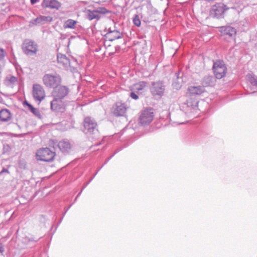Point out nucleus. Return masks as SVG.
Here are the masks:
<instances>
[{"instance_id": "obj_1", "label": "nucleus", "mask_w": 257, "mask_h": 257, "mask_svg": "<svg viewBox=\"0 0 257 257\" xmlns=\"http://www.w3.org/2000/svg\"><path fill=\"white\" fill-rule=\"evenodd\" d=\"M83 132L85 134L91 137L92 138H96L99 134L97 129V124L94 118L87 116L83 120Z\"/></svg>"}, {"instance_id": "obj_2", "label": "nucleus", "mask_w": 257, "mask_h": 257, "mask_svg": "<svg viewBox=\"0 0 257 257\" xmlns=\"http://www.w3.org/2000/svg\"><path fill=\"white\" fill-rule=\"evenodd\" d=\"M55 156V152L48 148L40 149L36 153L37 159L44 162L53 161Z\"/></svg>"}, {"instance_id": "obj_3", "label": "nucleus", "mask_w": 257, "mask_h": 257, "mask_svg": "<svg viewBox=\"0 0 257 257\" xmlns=\"http://www.w3.org/2000/svg\"><path fill=\"white\" fill-rule=\"evenodd\" d=\"M229 8L222 3H216L211 6L210 10V15L213 18L221 19L224 17L225 12Z\"/></svg>"}, {"instance_id": "obj_4", "label": "nucleus", "mask_w": 257, "mask_h": 257, "mask_svg": "<svg viewBox=\"0 0 257 257\" xmlns=\"http://www.w3.org/2000/svg\"><path fill=\"white\" fill-rule=\"evenodd\" d=\"M44 84L47 87L55 88L61 82V78L58 75L45 74L43 77Z\"/></svg>"}, {"instance_id": "obj_5", "label": "nucleus", "mask_w": 257, "mask_h": 257, "mask_svg": "<svg viewBox=\"0 0 257 257\" xmlns=\"http://www.w3.org/2000/svg\"><path fill=\"white\" fill-rule=\"evenodd\" d=\"M22 48L25 54L32 56L36 54L38 45L32 40L26 39L22 44Z\"/></svg>"}, {"instance_id": "obj_6", "label": "nucleus", "mask_w": 257, "mask_h": 257, "mask_svg": "<svg viewBox=\"0 0 257 257\" xmlns=\"http://www.w3.org/2000/svg\"><path fill=\"white\" fill-rule=\"evenodd\" d=\"M212 69L215 77L221 79L225 76L227 68L223 61L217 60L214 62Z\"/></svg>"}, {"instance_id": "obj_7", "label": "nucleus", "mask_w": 257, "mask_h": 257, "mask_svg": "<svg viewBox=\"0 0 257 257\" xmlns=\"http://www.w3.org/2000/svg\"><path fill=\"white\" fill-rule=\"evenodd\" d=\"M154 112L152 108H148L143 110L139 117V121L142 125L149 124L153 120Z\"/></svg>"}, {"instance_id": "obj_8", "label": "nucleus", "mask_w": 257, "mask_h": 257, "mask_svg": "<svg viewBox=\"0 0 257 257\" xmlns=\"http://www.w3.org/2000/svg\"><path fill=\"white\" fill-rule=\"evenodd\" d=\"M51 144L53 145V147H58L61 152L64 154H68L72 150V145L67 140H63L58 143L56 140H52Z\"/></svg>"}, {"instance_id": "obj_9", "label": "nucleus", "mask_w": 257, "mask_h": 257, "mask_svg": "<svg viewBox=\"0 0 257 257\" xmlns=\"http://www.w3.org/2000/svg\"><path fill=\"white\" fill-rule=\"evenodd\" d=\"M69 91V88L67 87L59 85L54 88L52 96L55 99H63L68 95Z\"/></svg>"}, {"instance_id": "obj_10", "label": "nucleus", "mask_w": 257, "mask_h": 257, "mask_svg": "<svg viewBox=\"0 0 257 257\" xmlns=\"http://www.w3.org/2000/svg\"><path fill=\"white\" fill-rule=\"evenodd\" d=\"M127 107L125 103L121 102H116L112 107V113L116 116H123L126 113Z\"/></svg>"}, {"instance_id": "obj_11", "label": "nucleus", "mask_w": 257, "mask_h": 257, "mask_svg": "<svg viewBox=\"0 0 257 257\" xmlns=\"http://www.w3.org/2000/svg\"><path fill=\"white\" fill-rule=\"evenodd\" d=\"M165 87L162 81L153 82L150 87V91L153 95L162 96Z\"/></svg>"}, {"instance_id": "obj_12", "label": "nucleus", "mask_w": 257, "mask_h": 257, "mask_svg": "<svg viewBox=\"0 0 257 257\" xmlns=\"http://www.w3.org/2000/svg\"><path fill=\"white\" fill-rule=\"evenodd\" d=\"M33 95L35 100L41 101L45 97V92L43 86L39 84H34Z\"/></svg>"}, {"instance_id": "obj_13", "label": "nucleus", "mask_w": 257, "mask_h": 257, "mask_svg": "<svg viewBox=\"0 0 257 257\" xmlns=\"http://www.w3.org/2000/svg\"><path fill=\"white\" fill-rule=\"evenodd\" d=\"M51 108L56 112H63L65 110V105L62 101V99L54 98L51 102Z\"/></svg>"}, {"instance_id": "obj_14", "label": "nucleus", "mask_w": 257, "mask_h": 257, "mask_svg": "<svg viewBox=\"0 0 257 257\" xmlns=\"http://www.w3.org/2000/svg\"><path fill=\"white\" fill-rule=\"evenodd\" d=\"M42 5L46 8L58 10L61 7V3L57 0H43Z\"/></svg>"}, {"instance_id": "obj_15", "label": "nucleus", "mask_w": 257, "mask_h": 257, "mask_svg": "<svg viewBox=\"0 0 257 257\" xmlns=\"http://www.w3.org/2000/svg\"><path fill=\"white\" fill-rule=\"evenodd\" d=\"M219 31L222 35H228L230 37L235 36L236 33V29L229 26L220 27Z\"/></svg>"}, {"instance_id": "obj_16", "label": "nucleus", "mask_w": 257, "mask_h": 257, "mask_svg": "<svg viewBox=\"0 0 257 257\" xmlns=\"http://www.w3.org/2000/svg\"><path fill=\"white\" fill-rule=\"evenodd\" d=\"M122 34L117 30L109 31L105 35L106 38L109 41L121 38Z\"/></svg>"}, {"instance_id": "obj_17", "label": "nucleus", "mask_w": 257, "mask_h": 257, "mask_svg": "<svg viewBox=\"0 0 257 257\" xmlns=\"http://www.w3.org/2000/svg\"><path fill=\"white\" fill-rule=\"evenodd\" d=\"M188 90L192 95H200L205 91V89L201 86H190Z\"/></svg>"}, {"instance_id": "obj_18", "label": "nucleus", "mask_w": 257, "mask_h": 257, "mask_svg": "<svg viewBox=\"0 0 257 257\" xmlns=\"http://www.w3.org/2000/svg\"><path fill=\"white\" fill-rule=\"evenodd\" d=\"M57 61L58 63L62 64L65 68H67L70 66V60L65 55L58 54L57 55Z\"/></svg>"}, {"instance_id": "obj_19", "label": "nucleus", "mask_w": 257, "mask_h": 257, "mask_svg": "<svg viewBox=\"0 0 257 257\" xmlns=\"http://www.w3.org/2000/svg\"><path fill=\"white\" fill-rule=\"evenodd\" d=\"M52 20V17L50 16H40L34 20V23H33V24L43 25L46 23L51 22Z\"/></svg>"}, {"instance_id": "obj_20", "label": "nucleus", "mask_w": 257, "mask_h": 257, "mask_svg": "<svg viewBox=\"0 0 257 257\" xmlns=\"http://www.w3.org/2000/svg\"><path fill=\"white\" fill-rule=\"evenodd\" d=\"M11 118L10 111L7 109H4L0 111V119L2 121H8Z\"/></svg>"}, {"instance_id": "obj_21", "label": "nucleus", "mask_w": 257, "mask_h": 257, "mask_svg": "<svg viewBox=\"0 0 257 257\" xmlns=\"http://www.w3.org/2000/svg\"><path fill=\"white\" fill-rule=\"evenodd\" d=\"M86 18L89 20L91 21L93 19L99 20L100 17L98 15L97 12L95 10H87L86 11Z\"/></svg>"}, {"instance_id": "obj_22", "label": "nucleus", "mask_w": 257, "mask_h": 257, "mask_svg": "<svg viewBox=\"0 0 257 257\" xmlns=\"http://www.w3.org/2000/svg\"><path fill=\"white\" fill-rule=\"evenodd\" d=\"M17 81L18 79L16 77L10 75L6 77L5 84L8 86L12 87L17 82Z\"/></svg>"}, {"instance_id": "obj_23", "label": "nucleus", "mask_w": 257, "mask_h": 257, "mask_svg": "<svg viewBox=\"0 0 257 257\" xmlns=\"http://www.w3.org/2000/svg\"><path fill=\"white\" fill-rule=\"evenodd\" d=\"M77 24V21L69 19L64 23L63 27L65 29H75Z\"/></svg>"}, {"instance_id": "obj_24", "label": "nucleus", "mask_w": 257, "mask_h": 257, "mask_svg": "<svg viewBox=\"0 0 257 257\" xmlns=\"http://www.w3.org/2000/svg\"><path fill=\"white\" fill-rule=\"evenodd\" d=\"M213 79L214 78L212 76H205L202 81L203 87H204L211 85L212 84Z\"/></svg>"}, {"instance_id": "obj_25", "label": "nucleus", "mask_w": 257, "mask_h": 257, "mask_svg": "<svg viewBox=\"0 0 257 257\" xmlns=\"http://www.w3.org/2000/svg\"><path fill=\"white\" fill-rule=\"evenodd\" d=\"M25 103L27 104L28 106L29 109L36 116L40 118L41 115L40 112L38 109L34 107L31 104L29 103L28 102L25 101Z\"/></svg>"}, {"instance_id": "obj_26", "label": "nucleus", "mask_w": 257, "mask_h": 257, "mask_svg": "<svg viewBox=\"0 0 257 257\" xmlns=\"http://www.w3.org/2000/svg\"><path fill=\"white\" fill-rule=\"evenodd\" d=\"M147 86V83L145 81H140L134 84V88L138 90H142Z\"/></svg>"}, {"instance_id": "obj_27", "label": "nucleus", "mask_w": 257, "mask_h": 257, "mask_svg": "<svg viewBox=\"0 0 257 257\" xmlns=\"http://www.w3.org/2000/svg\"><path fill=\"white\" fill-rule=\"evenodd\" d=\"M248 79L249 82L253 86L257 87V79L251 75L249 74L247 75Z\"/></svg>"}, {"instance_id": "obj_28", "label": "nucleus", "mask_w": 257, "mask_h": 257, "mask_svg": "<svg viewBox=\"0 0 257 257\" xmlns=\"http://www.w3.org/2000/svg\"><path fill=\"white\" fill-rule=\"evenodd\" d=\"M95 10L97 12V14L99 15V14H105L109 13V11L107 10L104 7H99Z\"/></svg>"}, {"instance_id": "obj_29", "label": "nucleus", "mask_w": 257, "mask_h": 257, "mask_svg": "<svg viewBox=\"0 0 257 257\" xmlns=\"http://www.w3.org/2000/svg\"><path fill=\"white\" fill-rule=\"evenodd\" d=\"M133 22L134 25L137 27H139L141 25V22L140 20L139 17L138 15H136L133 18Z\"/></svg>"}, {"instance_id": "obj_30", "label": "nucleus", "mask_w": 257, "mask_h": 257, "mask_svg": "<svg viewBox=\"0 0 257 257\" xmlns=\"http://www.w3.org/2000/svg\"><path fill=\"white\" fill-rule=\"evenodd\" d=\"M6 55V52L3 48H0V61L4 59Z\"/></svg>"}, {"instance_id": "obj_31", "label": "nucleus", "mask_w": 257, "mask_h": 257, "mask_svg": "<svg viewBox=\"0 0 257 257\" xmlns=\"http://www.w3.org/2000/svg\"><path fill=\"white\" fill-rule=\"evenodd\" d=\"M19 167L21 169H25L26 168V163L25 161L20 160L19 162Z\"/></svg>"}, {"instance_id": "obj_32", "label": "nucleus", "mask_w": 257, "mask_h": 257, "mask_svg": "<svg viewBox=\"0 0 257 257\" xmlns=\"http://www.w3.org/2000/svg\"><path fill=\"white\" fill-rule=\"evenodd\" d=\"M173 86L176 89H179L181 87V84L179 81L173 82Z\"/></svg>"}, {"instance_id": "obj_33", "label": "nucleus", "mask_w": 257, "mask_h": 257, "mask_svg": "<svg viewBox=\"0 0 257 257\" xmlns=\"http://www.w3.org/2000/svg\"><path fill=\"white\" fill-rule=\"evenodd\" d=\"M130 96L134 99L137 100L139 98L138 95L134 92L130 93Z\"/></svg>"}, {"instance_id": "obj_34", "label": "nucleus", "mask_w": 257, "mask_h": 257, "mask_svg": "<svg viewBox=\"0 0 257 257\" xmlns=\"http://www.w3.org/2000/svg\"><path fill=\"white\" fill-rule=\"evenodd\" d=\"M10 174V172L8 170V169H6V168H3L2 169V170L0 172V177L3 174Z\"/></svg>"}, {"instance_id": "obj_35", "label": "nucleus", "mask_w": 257, "mask_h": 257, "mask_svg": "<svg viewBox=\"0 0 257 257\" xmlns=\"http://www.w3.org/2000/svg\"><path fill=\"white\" fill-rule=\"evenodd\" d=\"M5 249L4 247V245L2 243L0 242V253H2L4 252Z\"/></svg>"}, {"instance_id": "obj_36", "label": "nucleus", "mask_w": 257, "mask_h": 257, "mask_svg": "<svg viewBox=\"0 0 257 257\" xmlns=\"http://www.w3.org/2000/svg\"><path fill=\"white\" fill-rule=\"evenodd\" d=\"M39 0H31V3L32 5H34L36 3H37Z\"/></svg>"}, {"instance_id": "obj_37", "label": "nucleus", "mask_w": 257, "mask_h": 257, "mask_svg": "<svg viewBox=\"0 0 257 257\" xmlns=\"http://www.w3.org/2000/svg\"><path fill=\"white\" fill-rule=\"evenodd\" d=\"M179 72H177L175 73V76L177 79H179Z\"/></svg>"}, {"instance_id": "obj_38", "label": "nucleus", "mask_w": 257, "mask_h": 257, "mask_svg": "<svg viewBox=\"0 0 257 257\" xmlns=\"http://www.w3.org/2000/svg\"><path fill=\"white\" fill-rule=\"evenodd\" d=\"M82 191V190H81V191L78 194L77 196H76V197L75 198V200L77 199V197H78V196L80 195V194L81 193Z\"/></svg>"}, {"instance_id": "obj_39", "label": "nucleus", "mask_w": 257, "mask_h": 257, "mask_svg": "<svg viewBox=\"0 0 257 257\" xmlns=\"http://www.w3.org/2000/svg\"><path fill=\"white\" fill-rule=\"evenodd\" d=\"M3 99L0 96V102H1L2 101Z\"/></svg>"}]
</instances>
